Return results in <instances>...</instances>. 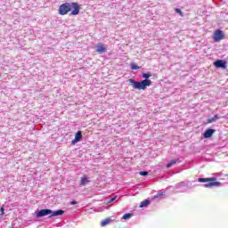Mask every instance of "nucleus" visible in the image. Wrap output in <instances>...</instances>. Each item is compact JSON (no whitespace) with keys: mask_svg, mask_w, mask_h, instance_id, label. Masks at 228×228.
<instances>
[{"mask_svg":"<svg viewBox=\"0 0 228 228\" xmlns=\"http://www.w3.org/2000/svg\"><path fill=\"white\" fill-rule=\"evenodd\" d=\"M73 8V11H72ZM79 4L73 2V3H64L60 5L58 12L59 15H67V13L71 12V15H79Z\"/></svg>","mask_w":228,"mask_h":228,"instance_id":"nucleus-1","label":"nucleus"},{"mask_svg":"<svg viewBox=\"0 0 228 228\" xmlns=\"http://www.w3.org/2000/svg\"><path fill=\"white\" fill-rule=\"evenodd\" d=\"M199 183H205V188H218L222 186V183L216 180V177H210V178H199Z\"/></svg>","mask_w":228,"mask_h":228,"instance_id":"nucleus-2","label":"nucleus"},{"mask_svg":"<svg viewBox=\"0 0 228 228\" xmlns=\"http://www.w3.org/2000/svg\"><path fill=\"white\" fill-rule=\"evenodd\" d=\"M65 211L59 209L54 212L51 209H42L37 214V216L42 217V216H47L49 215V218H53V216H61Z\"/></svg>","mask_w":228,"mask_h":228,"instance_id":"nucleus-3","label":"nucleus"},{"mask_svg":"<svg viewBox=\"0 0 228 228\" xmlns=\"http://www.w3.org/2000/svg\"><path fill=\"white\" fill-rule=\"evenodd\" d=\"M128 83H130L131 86H133V88L134 90H143V81L136 82L134 79L130 78L128 79Z\"/></svg>","mask_w":228,"mask_h":228,"instance_id":"nucleus-4","label":"nucleus"},{"mask_svg":"<svg viewBox=\"0 0 228 228\" xmlns=\"http://www.w3.org/2000/svg\"><path fill=\"white\" fill-rule=\"evenodd\" d=\"M224 31L220 29H216L214 32V35H213L214 42H220L221 40H224Z\"/></svg>","mask_w":228,"mask_h":228,"instance_id":"nucleus-5","label":"nucleus"},{"mask_svg":"<svg viewBox=\"0 0 228 228\" xmlns=\"http://www.w3.org/2000/svg\"><path fill=\"white\" fill-rule=\"evenodd\" d=\"M215 67L217 69H227L225 61L218 60L214 62Z\"/></svg>","mask_w":228,"mask_h":228,"instance_id":"nucleus-6","label":"nucleus"},{"mask_svg":"<svg viewBox=\"0 0 228 228\" xmlns=\"http://www.w3.org/2000/svg\"><path fill=\"white\" fill-rule=\"evenodd\" d=\"M82 138H83V134L81 133V131H78L77 133H76L74 140L71 141L72 145H74V143H77V142H81Z\"/></svg>","mask_w":228,"mask_h":228,"instance_id":"nucleus-7","label":"nucleus"},{"mask_svg":"<svg viewBox=\"0 0 228 228\" xmlns=\"http://www.w3.org/2000/svg\"><path fill=\"white\" fill-rule=\"evenodd\" d=\"M216 132V130L208 128V129L203 134V138H211V136H213V134H215Z\"/></svg>","mask_w":228,"mask_h":228,"instance_id":"nucleus-8","label":"nucleus"},{"mask_svg":"<svg viewBox=\"0 0 228 228\" xmlns=\"http://www.w3.org/2000/svg\"><path fill=\"white\" fill-rule=\"evenodd\" d=\"M106 51H108V49L106 48V45H104L102 44L97 45L96 53H98L99 54H102V53H106Z\"/></svg>","mask_w":228,"mask_h":228,"instance_id":"nucleus-9","label":"nucleus"},{"mask_svg":"<svg viewBox=\"0 0 228 228\" xmlns=\"http://www.w3.org/2000/svg\"><path fill=\"white\" fill-rule=\"evenodd\" d=\"M109 224H111V218H110V217L102 220L101 222V226L102 227H106V225H108Z\"/></svg>","mask_w":228,"mask_h":228,"instance_id":"nucleus-10","label":"nucleus"},{"mask_svg":"<svg viewBox=\"0 0 228 228\" xmlns=\"http://www.w3.org/2000/svg\"><path fill=\"white\" fill-rule=\"evenodd\" d=\"M219 118L220 117L218 116V114H216L213 118L208 119V124H213V122H216V120H218Z\"/></svg>","mask_w":228,"mask_h":228,"instance_id":"nucleus-11","label":"nucleus"},{"mask_svg":"<svg viewBox=\"0 0 228 228\" xmlns=\"http://www.w3.org/2000/svg\"><path fill=\"white\" fill-rule=\"evenodd\" d=\"M152 85V81L149 80V78H144L143 80V90L147 88V86H151Z\"/></svg>","mask_w":228,"mask_h":228,"instance_id":"nucleus-12","label":"nucleus"},{"mask_svg":"<svg viewBox=\"0 0 228 228\" xmlns=\"http://www.w3.org/2000/svg\"><path fill=\"white\" fill-rule=\"evenodd\" d=\"M86 183H90V180H88V178L86 176L82 177L80 180L81 186H85V184H86Z\"/></svg>","mask_w":228,"mask_h":228,"instance_id":"nucleus-13","label":"nucleus"},{"mask_svg":"<svg viewBox=\"0 0 228 228\" xmlns=\"http://www.w3.org/2000/svg\"><path fill=\"white\" fill-rule=\"evenodd\" d=\"M129 218H133V214L127 213L123 215V220H129Z\"/></svg>","mask_w":228,"mask_h":228,"instance_id":"nucleus-14","label":"nucleus"},{"mask_svg":"<svg viewBox=\"0 0 228 228\" xmlns=\"http://www.w3.org/2000/svg\"><path fill=\"white\" fill-rule=\"evenodd\" d=\"M176 163H177V160L175 159L171 160L169 163L167 164V168H170L172 165H175Z\"/></svg>","mask_w":228,"mask_h":228,"instance_id":"nucleus-15","label":"nucleus"},{"mask_svg":"<svg viewBox=\"0 0 228 228\" xmlns=\"http://www.w3.org/2000/svg\"><path fill=\"white\" fill-rule=\"evenodd\" d=\"M130 67H131L132 70H138V69H140V67L134 63H131Z\"/></svg>","mask_w":228,"mask_h":228,"instance_id":"nucleus-16","label":"nucleus"},{"mask_svg":"<svg viewBox=\"0 0 228 228\" xmlns=\"http://www.w3.org/2000/svg\"><path fill=\"white\" fill-rule=\"evenodd\" d=\"M175 12H176V13H179V15H181V17H184V13L181 12V9L176 8V9H175Z\"/></svg>","mask_w":228,"mask_h":228,"instance_id":"nucleus-17","label":"nucleus"},{"mask_svg":"<svg viewBox=\"0 0 228 228\" xmlns=\"http://www.w3.org/2000/svg\"><path fill=\"white\" fill-rule=\"evenodd\" d=\"M152 77V74L151 73H144L143 74V77L144 79H149V77Z\"/></svg>","mask_w":228,"mask_h":228,"instance_id":"nucleus-18","label":"nucleus"},{"mask_svg":"<svg viewBox=\"0 0 228 228\" xmlns=\"http://www.w3.org/2000/svg\"><path fill=\"white\" fill-rule=\"evenodd\" d=\"M149 204H151V200H145L143 201V208H147V206H149Z\"/></svg>","mask_w":228,"mask_h":228,"instance_id":"nucleus-19","label":"nucleus"},{"mask_svg":"<svg viewBox=\"0 0 228 228\" xmlns=\"http://www.w3.org/2000/svg\"><path fill=\"white\" fill-rule=\"evenodd\" d=\"M114 200H117V196H115L114 198L109 200L107 201V204H111V202H114Z\"/></svg>","mask_w":228,"mask_h":228,"instance_id":"nucleus-20","label":"nucleus"},{"mask_svg":"<svg viewBox=\"0 0 228 228\" xmlns=\"http://www.w3.org/2000/svg\"><path fill=\"white\" fill-rule=\"evenodd\" d=\"M3 215H4V207H2V208H1L0 216H3Z\"/></svg>","mask_w":228,"mask_h":228,"instance_id":"nucleus-21","label":"nucleus"},{"mask_svg":"<svg viewBox=\"0 0 228 228\" xmlns=\"http://www.w3.org/2000/svg\"><path fill=\"white\" fill-rule=\"evenodd\" d=\"M76 204H77V201H76V200H73V201L70 202V205H71V206H74V205H76Z\"/></svg>","mask_w":228,"mask_h":228,"instance_id":"nucleus-22","label":"nucleus"},{"mask_svg":"<svg viewBox=\"0 0 228 228\" xmlns=\"http://www.w3.org/2000/svg\"><path fill=\"white\" fill-rule=\"evenodd\" d=\"M139 208H143V201H142V202L140 203Z\"/></svg>","mask_w":228,"mask_h":228,"instance_id":"nucleus-23","label":"nucleus"},{"mask_svg":"<svg viewBox=\"0 0 228 228\" xmlns=\"http://www.w3.org/2000/svg\"><path fill=\"white\" fill-rule=\"evenodd\" d=\"M143 175L145 176V175H149V173L147 172V171H144L143 172Z\"/></svg>","mask_w":228,"mask_h":228,"instance_id":"nucleus-24","label":"nucleus"},{"mask_svg":"<svg viewBox=\"0 0 228 228\" xmlns=\"http://www.w3.org/2000/svg\"><path fill=\"white\" fill-rule=\"evenodd\" d=\"M161 195H165L164 192L160 193V194H158L156 197H161Z\"/></svg>","mask_w":228,"mask_h":228,"instance_id":"nucleus-25","label":"nucleus"},{"mask_svg":"<svg viewBox=\"0 0 228 228\" xmlns=\"http://www.w3.org/2000/svg\"><path fill=\"white\" fill-rule=\"evenodd\" d=\"M139 174L140 175H143V171H141Z\"/></svg>","mask_w":228,"mask_h":228,"instance_id":"nucleus-26","label":"nucleus"}]
</instances>
